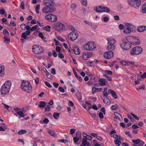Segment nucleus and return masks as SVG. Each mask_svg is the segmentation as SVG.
Returning <instances> with one entry per match:
<instances>
[{
    "label": "nucleus",
    "instance_id": "0eeeda50",
    "mask_svg": "<svg viewBox=\"0 0 146 146\" xmlns=\"http://www.w3.org/2000/svg\"><path fill=\"white\" fill-rule=\"evenodd\" d=\"M32 50L33 52L38 54H41L44 51V49L41 46L36 44L32 46Z\"/></svg>",
    "mask_w": 146,
    "mask_h": 146
},
{
    "label": "nucleus",
    "instance_id": "4be33fe9",
    "mask_svg": "<svg viewBox=\"0 0 146 146\" xmlns=\"http://www.w3.org/2000/svg\"><path fill=\"white\" fill-rule=\"evenodd\" d=\"M146 30V27L141 26L138 28L137 31L139 32H142Z\"/></svg>",
    "mask_w": 146,
    "mask_h": 146
},
{
    "label": "nucleus",
    "instance_id": "2f4dec72",
    "mask_svg": "<svg viewBox=\"0 0 146 146\" xmlns=\"http://www.w3.org/2000/svg\"><path fill=\"white\" fill-rule=\"evenodd\" d=\"M142 11L143 13H145L146 12V3L142 7Z\"/></svg>",
    "mask_w": 146,
    "mask_h": 146
},
{
    "label": "nucleus",
    "instance_id": "4468645a",
    "mask_svg": "<svg viewBox=\"0 0 146 146\" xmlns=\"http://www.w3.org/2000/svg\"><path fill=\"white\" fill-rule=\"evenodd\" d=\"M90 44V42H89L86 43V44L83 46L82 48L83 50H92V48L90 47L89 44Z\"/></svg>",
    "mask_w": 146,
    "mask_h": 146
},
{
    "label": "nucleus",
    "instance_id": "2eb2a0df",
    "mask_svg": "<svg viewBox=\"0 0 146 146\" xmlns=\"http://www.w3.org/2000/svg\"><path fill=\"white\" fill-rule=\"evenodd\" d=\"M107 40L108 41V43L109 44L114 45L116 42V40L112 37L108 38Z\"/></svg>",
    "mask_w": 146,
    "mask_h": 146
},
{
    "label": "nucleus",
    "instance_id": "e433bc0d",
    "mask_svg": "<svg viewBox=\"0 0 146 146\" xmlns=\"http://www.w3.org/2000/svg\"><path fill=\"white\" fill-rule=\"evenodd\" d=\"M50 110V107L49 105H47L45 108V112H48Z\"/></svg>",
    "mask_w": 146,
    "mask_h": 146
},
{
    "label": "nucleus",
    "instance_id": "ea45409f",
    "mask_svg": "<svg viewBox=\"0 0 146 146\" xmlns=\"http://www.w3.org/2000/svg\"><path fill=\"white\" fill-rule=\"evenodd\" d=\"M21 38H20V40L22 43H23L25 40L29 39V37H21Z\"/></svg>",
    "mask_w": 146,
    "mask_h": 146
},
{
    "label": "nucleus",
    "instance_id": "6e6d98bb",
    "mask_svg": "<svg viewBox=\"0 0 146 146\" xmlns=\"http://www.w3.org/2000/svg\"><path fill=\"white\" fill-rule=\"evenodd\" d=\"M24 2H22L21 3L20 8L22 9H24L25 8L24 6Z\"/></svg>",
    "mask_w": 146,
    "mask_h": 146
},
{
    "label": "nucleus",
    "instance_id": "052dcab7",
    "mask_svg": "<svg viewBox=\"0 0 146 146\" xmlns=\"http://www.w3.org/2000/svg\"><path fill=\"white\" fill-rule=\"evenodd\" d=\"M58 57L60 58H64V56L61 53L58 54Z\"/></svg>",
    "mask_w": 146,
    "mask_h": 146
},
{
    "label": "nucleus",
    "instance_id": "cd10ccee",
    "mask_svg": "<svg viewBox=\"0 0 146 146\" xmlns=\"http://www.w3.org/2000/svg\"><path fill=\"white\" fill-rule=\"evenodd\" d=\"M89 143L87 141L86 139L83 138L82 139V145L85 146L87 144V143Z\"/></svg>",
    "mask_w": 146,
    "mask_h": 146
},
{
    "label": "nucleus",
    "instance_id": "49530a36",
    "mask_svg": "<svg viewBox=\"0 0 146 146\" xmlns=\"http://www.w3.org/2000/svg\"><path fill=\"white\" fill-rule=\"evenodd\" d=\"M51 14H50L46 15L45 17V18L47 20L51 21Z\"/></svg>",
    "mask_w": 146,
    "mask_h": 146
},
{
    "label": "nucleus",
    "instance_id": "79ce46f5",
    "mask_svg": "<svg viewBox=\"0 0 146 146\" xmlns=\"http://www.w3.org/2000/svg\"><path fill=\"white\" fill-rule=\"evenodd\" d=\"M3 33L4 35L6 36H9V33L7 30L6 29H4L3 31Z\"/></svg>",
    "mask_w": 146,
    "mask_h": 146
},
{
    "label": "nucleus",
    "instance_id": "864d4df0",
    "mask_svg": "<svg viewBox=\"0 0 146 146\" xmlns=\"http://www.w3.org/2000/svg\"><path fill=\"white\" fill-rule=\"evenodd\" d=\"M82 3L83 5L85 6H86L87 4V0H82Z\"/></svg>",
    "mask_w": 146,
    "mask_h": 146
},
{
    "label": "nucleus",
    "instance_id": "69168bd1",
    "mask_svg": "<svg viewBox=\"0 0 146 146\" xmlns=\"http://www.w3.org/2000/svg\"><path fill=\"white\" fill-rule=\"evenodd\" d=\"M120 63L124 65H128V62L125 61H122L120 62Z\"/></svg>",
    "mask_w": 146,
    "mask_h": 146
},
{
    "label": "nucleus",
    "instance_id": "13d9d810",
    "mask_svg": "<svg viewBox=\"0 0 146 146\" xmlns=\"http://www.w3.org/2000/svg\"><path fill=\"white\" fill-rule=\"evenodd\" d=\"M45 84L49 88H51V85L50 84V83L46 81H45L44 82Z\"/></svg>",
    "mask_w": 146,
    "mask_h": 146
},
{
    "label": "nucleus",
    "instance_id": "aec40b11",
    "mask_svg": "<svg viewBox=\"0 0 146 146\" xmlns=\"http://www.w3.org/2000/svg\"><path fill=\"white\" fill-rule=\"evenodd\" d=\"M102 6H98V7L96 6L94 8V10L97 12H102Z\"/></svg>",
    "mask_w": 146,
    "mask_h": 146
},
{
    "label": "nucleus",
    "instance_id": "6ab92c4d",
    "mask_svg": "<svg viewBox=\"0 0 146 146\" xmlns=\"http://www.w3.org/2000/svg\"><path fill=\"white\" fill-rule=\"evenodd\" d=\"M115 48V46L114 45L109 44L107 47V49L110 51L113 50Z\"/></svg>",
    "mask_w": 146,
    "mask_h": 146
},
{
    "label": "nucleus",
    "instance_id": "6e6552de",
    "mask_svg": "<svg viewBox=\"0 0 146 146\" xmlns=\"http://www.w3.org/2000/svg\"><path fill=\"white\" fill-rule=\"evenodd\" d=\"M53 27L55 30L58 31H59L61 30L64 29L65 27L64 25L60 22L54 23L53 25Z\"/></svg>",
    "mask_w": 146,
    "mask_h": 146
},
{
    "label": "nucleus",
    "instance_id": "c03bdc74",
    "mask_svg": "<svg viewBox=\"0 0 146 146\" xmlns=\"http://www.w3.org/2000/svg\"><path fill=\"white\" fill-rule=\"evenodd\" d=\"M88 58V55H87L85 53L83 54L82 56V59L83 60H87Z\"/></svg>",
    "mask_w": 146,
    "mask_h": 146
},
{
    "label": "nucleus",
    "instance_id": "412c9836",
    "mask_svg": "<svg viewBox=\"0 0 146 146\" xmlns=\"http://www.w3.org/2000/svg\"><path fill=\"white\" fill-rule=\"evenodd\" d=\"M4 67L3 66H1L0 67V76H2L4 74Z\"/></svg>",
    "mask_w": 146,
    "mask_h": 146
},
{
    "label": "nucleus",
    "instance_id": "58836bf2",
    "mask_svg": "<svg viewBox=\"0 0 146 146\" xmlns=\"http://www.w3.org/2000/svg\"><path fill=\"white\" fill-rule=\"evenodd\" d=\"M47 78L50 79H52V77L51 74L49 73L48 72H46V73Z\"/></svg>",
    "mask_w": 146,
    "mask_h": 146
},
{
    "label": "nucleus",
    "instance_id": "338daca9",
    "mask_svg": "<svg viewBox=\"0 0 146 146\" xmlns=\"http://www.w3.org/2000/svg\"><path fill=\"white\" fill-rule=\"evenodd\" d=\"M43 123L45 124H47L49 122V121L47 118H45L43 120Z\"/></svg>",
    "mask_w": 146,
    "mask_h": 146
},
{
    "label": "nucleus",
    "instance_id": "8fccbe9b",
    "mask_svg": "<svg viewBox=\"0 0 146 146\" xmlns=\"http://www.w3.org/2000/svg\"><path fill=\"white\" fill-rule=\"evenodd\" d=\"M2 104L4 106V108L5 109H6L7 110H8L9 108H10V107L9 106L6 105V104L3 103V102L2 103Z\"/></svg>",
    "mask_w": 146,
    "mask_h": 146
},
{
    "label": "nucleus",
    "instance_id": "20e7f679",
    "mask_svg": "<svg viewBox=\"0 0 146 146\" xmlns=\"http://www.w3.org/2000/svg\"><path fill=\"white\" fill-rule=\"evenodd\" d=\"M131 43L128 41L127 37L122 39V42L120 43V46L121 48L125 50H129L131 47Z\"/></svg>",
    "mask_w": 146,
    "mask_h": 146
},
{
    "label": "nucleus",
    "instance_id": "dca6fc26",
    "mask_svg": "<svg viewBox=\"0 0 146 146\" xmlns=\"http://www.w3.org/2000/svg\"><path fill=\"white\" fill-rule=\"evenodd\" d=\"M99 82V84L101 86L105 85L106 82H107L106 79L104 78H102L99 79L98 80Z\"/></svg>",
    "mask_w": 146,
    "mask_h": 146
},
{
    "label": "nucleus",
    "instance_id": "0e129e2a",
    "mask_svg": "<svg viewBox=\"0 0 146 146\" xmlns=\"http://www.w3.org/2000/svg\"><path fill=\"white\" fill-rule=\"evenodd\" d=\"M127 117L129 119H130V120L132 122L134 121V118L133 117H132L130 115H128Z\"/></svg>",
    "mask_w": 146,
    "mask_h": 146
},
{
    "label": "nucleus",
    "instance_id": "f704fd0d",
    "mask_svg": "<svg viewBox=\"0 0 146 146\" xmlns=\"http://www.w3.org/2000/svg\"><path fill=\"white\" fill-rule=\"evenodd\" d=\"M17 113L21 117H23L25 116L23 112L22 111H18Z\"/></svg>",
    "mask_w": 146,
    "mask_h": 146
},
{
    "label": "nucleus",
    "instance_id": "a878e982",
    "mask_svg": "<svg viewBox=\"0 0 146 146\" xmlns=\"http://www.w3.org/2000/svg\"><path fill=\"white\" fill-rule=\"evenodd\" d=\"M4 37V42L5 43L7 44L10 43V40L9 37Z\"/></svg>",
    "mask_w": 146,
    "mask_h": 146
},
{
    "label": "nucleus",
    "instance_id": "e2e57ef3",
    "mask_svg": "<svg viewBox=\"0 0 146 146\" xmlns=\"http://www.w3.org/2000/svg\"><path fill=\"white\" fill-rule=\"evenodd\" d=\"M96 91V88L95 87H93L92 88V93L94 94L95 93Z\"/></svg>",
    "mask_w": 146,
    "mask_h": 146
},
{
    "label": "nucleus",
    "instance_id": "f257e3e1",
    "mask_svg": "<svg viewBox=\"0 0 146 146\" xmlns=\"http://www.w3.org/2000/svg\"><path fill=\"white\" fill-rule=\"evenodd\" d=\"M43 4L46 7L43 8L42 10L44 13H49L56 11V9L52 6L54 5V3L52 0H44Z\"/></svg>",
    "mask_w": 146,
    "mask_h": 146
},
{
    "label": "nucleus",
    "instance_id": "423d86ee",
    "mask_svg": "<svg viewBox=\"0 0 146 146\" xmlns=\"http://www.w3.org/2000/svg\"><path fill=\"white\" fill-rule=\"evenodd\" d=\"M143 49L141 47L137 46L131 49L130 53L131 55H137L141 53Z\"/></svg>",
    "mask_w": 146,
    "mask_h": 146
},
{
    "label": "nucleus",
    "instance_id": "f8f14e48",
    "mask_svg": "<svg viewBox=\"0 0 146 146\" xmlns=\"http://www.w3.org/2000/svg\"><path fill=\"white\" fill-rule=\"evenodd\" d=\"M79 47L76 45H74L72 47V50L74 53L76 55H79L80 52L79 51Z\"/></svg>",
    "mask_w": 146,
    "mask_h": 146
},
{
    "label": "nucleus",
    "instance_id": "f3484780",
    "mask_svg": "<svg viewBox=\"0 0 146 146\" xmlns=\"http://www.w3.org/2000/svg\"><path fill=\"white\" fill-rule=\"evenodd\" d=\"M108 92L111 94L112 97L115 99L117 98V96L116 93L112 90L110 89L108 90Z\"/></svg>",
    "mask_w": 146,
    "mask_h": 146
},
{
    "label": "nucleus",
    "instance_id": "1a4fd4ad",
    "mask_svg": "<svg viewBox=\"0 0 146 146\" xmlns=\"http://www.w3.org/2000/svg\"><path fill=\"white\" fill-rule=\"evenodd\" d=\"M128 3L132 7H134V8H137L140 5V2H138L137 5H136L135 3H137L136 0H128Z\"/></svg>",
    "mask_w": 146,
    "mask_h": 146
},
{
    "label": "nucleus",
    "instance_id": "c85d7f7f",
    "mask_svg": "<svg viewBox=\"0 0 146 146\" xmlns=\"http://www.w3.org/2000/svg\"><path fill=\"white\" fill-rule=\"evenodd\" d=\"M30 33V32L29 31H26L22 34L21 36H27V35H29Z\"/></svg>",
    "mask_w": 146,
    "mask_h": 146
},
{
    "label": "nucleus",
    "instance_id": "37998d69",
    "mask_svg": "<svg viewBox=\"0 0 146 146\" xmlns=\"http://www.w3.org/2000/svg\"><path fill=\"white\" fill-rule=\"evenodd\" d=\"M104 72L105 73L110 75H112L113 73L111 71L109 70H106L104 71Z\"/></svg>",
    "mask_w": 146,
    "mask_h": 146
},
{
    "label": "nucleus",
    "instance_id": "09e8293b",
    "mask_svg": "<svg viewBox=\"0 0 146 146\" xmlns=\"http://www.w3.org/2000/svg\"><path fill=\"white\" fill-rule=\"evenodd\" d=\"M115 105H112L111 107V109L112 110H115L117 109L116 108L117 105L116 104H115Z\"/></svg>",
    "mask_w": 146,
    "mask_h": 146
},
{
    "label": "nucleus",
    "instance_id": "774afa93",
    "mask_svg": "<svg viewBox=\"0 0 146 146\" xmlns=\"http://www.w3.org/2000/svg\"><path fill=\"white\" fill-rule=\"evenodd\" d=\"M139 143V145H137V146H143L145 143L142 140Z\"/></svg>",
    "mask_w": 146,
    "mask_h": 146
},
{
    "label": "nucleus",
    "instance_id": "39448f33",
    "mask_svg": "<svg viewBox=\"0 0 146 146\" xmlns=\"http://www.w3.org/2000/svg\"><path fill=\"white\" fill-rule=\"evenodd\" d=\"M21 87L23 90L27 93H31L32 91V87L29 82L23 81Z\"/></svg>",
    "mask_w": 146,
    "mask_h": 146
},
{
    "label": "nucleus",
    "instance_id": "a19ab883",
    "mask_svg": "<svg viewBox=\"0 0 146 146\" xmlns=\"http://www.w3.org/2000/svg\"><path fill=\"white\" fill-rule=\"evenodd\" d=\"M80 139L78 137H74L73 140L74 143L75 144H76Z\"/></svg>",
    "mask_w": 146,
    "mask_h": 146
},
{
    "label": "nucleus",
    "instance_id": "4d7b16f0",
    "mask_svg": "<svg viewBox=\"0 0 146 146\" xmlns=\"http://www.w3.org/2000/svg\"><path fill=\"white\" fill-rule=\"evenodd\" d=\"M75 131H76V129L74 128H73V129H71L70 130V134H73L74 133Z\"/></svg>",
    "mask_w": 146,
    "mask_h": 146
},
{
    "label": "nucleus",
    "instance_id": "72a5a7b5",
    "mask_svg": "<svg viewBox=\"0 0 146 146\" xmlns=\"http://www.w3.org/2000/svg\"><path fill=\"white\" fill-rule=\"evenodd\" d=\"M141 140L139 139H136L135 140H133L132 141V142L135 144H138L139 143Z\"/></svg>",
    "mask_w": 146,
    "mask_h": 146
},
{
    "label": "nucleus",
    "instance_id": "393cba45",
    "mask_svg": "<svg viewBox=\"0 0 146 146\" xmlns=\"http://www.w3.org/2000/svg\"><path fill=\"white\" fill-rule=\"evenodd\" d=\"M57 17L55 15H51L50 21L52 22H55L57 21Z\"/></svg>",
    "mask_w": 146,
    "mask_h": 146
},
{
    "label": "nucleus",
    "instance_id": "9d476101",
    "mask_svg": "<svg viewBox=\"0 0 146 146\" xmlns=\"http://www.w3.org/2000/svg\"><path fill=\"white\" fill-rule=\"evenodd\" d=\"M68 29L72 31V32H70L68 34V36H71V35H72V36H77L78 34L75 32V29L74 27L72 26H70L68 27Z\"/></svg>",
    "mask_w": 146,
    "mask_h": 146
},
{
    "label": "nucleus",
    "instance_id": "de8ad7c7",
    "mask_svg": "<svg viewBox=\"0 0 146 146\" xmlns=\"http://www.w3.org/2000/svg\"><path fill=\"white\" fill-rule=\"evenodd\" d=\"M21 28L23 30H25L26 29V25L25 24H22L21 25Z\"/></svg>",
    "mask_w": 146,
    "mask_h": 146
},
{
    "label": "nucleus",
    "instance_id": "4c0bfd02",
    "mask_svg": "<svg viewBox=\"0 0 146 146\" xmlns=\"http://www.w3.org/2000/svg\"><path fill=\"white\" fill-rule=\"evenodd\" d=\"M90 47L92 48V50L94 48H95L96 47L94 46V43L92 42H90V44H89Z\"/></svg>",
    "mask_w": 146,
    "mask_h": 146
},
{
    "label": "nucleus",
    "instance_id": "5fc2aeb1",
    "mask_svg": "<svg viewBox=\"0 0 146 146\" xmlns=\"http://www.w3.org/2000/svg\"><path fill=\"white\" fill-rule=\"evenodd\" d=\"M37 27V25H35L34 27H32L31 28V31H33L36 30Z\"/></svg>",
    "mask_w": 146,
    "mask_h": 146
},
{
    "label": "nucleus",
    "instance_id": "c9c22d12",
    "mask_svg": "<svg viewBox=\"0 0 146 146\" xmlns=\"http://www.w3.org/2000/svg\"><path fill=\"white\" fill-rule=\"evenodd\" d=\"M88 112L89 113L90 115L91 116L92 118L94 119H95L96 118V114H92L90 112V111L88 110Z\"/></svg>",
    "mask_w": 146,
    "mask_h": 146
},
{
    "label": "nucleus",
    "instance_id": "bf43d9fd",
    "mask_svg": "<svg viewBox=\"0 0 146 146\" xmlns=\"http://www.w3.org/2000/svg\"><path fill=\"white\" fill-rule=\"evenodd\" d=\"M52 55L54 57H57V54L56 52L54 50H52Z\"/></svg>",
    "mask_w": 146,
    "mask_h": 146
},
{
    "label": "nucleus",
    "instance_id": "c756f323",
    "mask_svg": "<svg viewBox=\"0 0 146 146\" xmlns=\"http://www.w3.org/2000/svg\"><path fill=\"white\" fill-rule=\"evenodd\" d=\"M54 118L56 119H57L59 116V113H54L53 114Z\"/></svg>",
    "mask_w": 146,
    "mask_h": 146
},
{
    "label": "nucleus",
    "instance_id": "a211bd4d",
    "mask_svg": "<svg viewBox=\"0 0 146 146\" xmlns=\"http://www.w3.org/2000/svg\"><path fill=\"white\" fill-rule=\"evenodd\" d=\"M48 133L52 136L54 137H57V134L53 131L49 129L48 130Z\"/></svg>",
    "mask_w": 146,
    "mask_h": 146
},
{
    "label": "nucleus",
    "instance_id": "603ef678",
    "mask_svg": "<svg viewBox=\"0 0 146 146\" xmlns=\"http://www.w3.org/2000/svg\"><path fill=\"white\" fill-rule=\"evenodd\" d=\"M58 90H59L61 92L64 93L65 92V90L64 89V88L62 87H61L60 86L59 87H58Z\"/></svg>",
    "mask_w": 146,
    "mask_h": 146
},
{
    "label": "nucleus",
    "instance_id": "5701e85b",
    "mask_svg": "<svg viewBox=\"0 0 146 146\" xmlns=\"http://www.w3.org/2000/svg\"><path fill=\"white\" fill-rule=\"evenodd\" d=\"M110 11V9L107 7L102 6V12L108 13Z\"/></svg>",
    "mask_w": 146,
    "mask_h": 146
},
{
    "label": "nucleus",
    "instance_id": "bb28decb",
    "mask_svg": "<svg viewBox=\"0 0 146 146\" xmlns=\"http://www.w3.org/2000/svg\"><path fill=\"white\" fill-rule=\"evenodd\" d=\"M27 131L26 130L21 129L18 132V134L19 135H21L26 133Z\"/></svg>",
    "mask_w": 146,
    "mask_h": 146
},
{
    "label": "nucleus",
    "instance_id": "9b49d317",
    "mask_svg": "<svg viewBox=\"0 0 146 146\" xmlns=\"http://www.w3.org/2000/svg\"><path fill=\"white\" fill-rule=\"evenodd\" d=\"M113 56V53L112 51H108L104 53V57L108 59L112 58Z\"/></svg>",
    "mask_w": 146,
    "mask_h": 146
},
{
    "label": "nucleus",
    "instance_id": "b1692460",
    "mask_svg": "<svg viewBox=\"0 0 146 146\" xmlns=\"http://www.w3.org/2000/svg\"><path fill=\"white\" fill-rule=\"evenodd\" d=\"M46 105V102L43 101H41L39 102L38 107L40 108L44 107Z\"/></svg>",
    "mask_w": 146,
    "mask_h": 146
},
{
    "label": "nucleus",
    "instance_id": "f03ea898",
    "mask_svg": "<svg viewBox=\"0 0 146 146\" xmlns=\"http://www.w3.org/2000/svg\"><path fill=\"white\" fill-rule=\"evenodd\" d=\"M11 85V81H7L5 82L1 88V94L3 95L7 94L10 90Z\"/></svg>",
    "mask_w": 146,
    "mask_h": 146
},
{
    "label": "nucleus",
    "instance_id": "ddd939ff",
    "mask_svg": "<svg viewBox=\"0 0 146 146\" xmlns=\"http://www.w3.org/2000/svg\"><path fill=\"white\" fill-rule=\"evenodd\" d=\"M133 42L132 44L135 45H138L140 43V40L139 39V37H132Z\"/></svg>",
    "mask_w": 146,
    "mask_h": 146
},
{
    "label": "nucleus",
    "instance_id": "473e14b6",
    "mask_svg": "<svg viewBox=\"0 0 146 146\" xmlns=\"http://www.w3.org/2000/svg\"><path fill=\"white\" fill-rule=\"evenodd\" d=\"M42 29L47 31H50V26L47 25L46 27H43Z\"/></svg>",
    "mask_w": 146,
    "mask_h": 146
},
{
    "label": "nucleus",
    "instance_id": "7ed1b4c3",
    "mask_svg": "<svg viewBox=\"0 0 146 146\" xmlns=\"http://www.w3.org/2000/svg\"><path fill=\"white\" fill-rule=\"evenodd\" d=\"M123 32L125 34H130L135 32V26L131 23H125Z\"/></svg>",
    "mask_w": 146,
    "mask_h": 146
},
{
    "label": "nucleus",
    "instance_id": "7c9ffc66",
    "mask_svg": "<svg viewBox=\"0 0 146 146\" xmlns=\"http://www.w3.org/2000/svg\"><path fill=\"white\" fill-rule=\"evenodd\" d=\"M74 74L75 76L76 77V78H77V79H78V80H79L80 82L82 81V79L81 78V77L78 76V75L76 74L75 71L74 72Z\"/></svg>",
    "mask_w": 146,
    "mask_h": 146
},
{
    "label": "nucleus",
    "instance_id": "3c124183",
    "mask_svg": "<svg viewBox=\"0 0 146 146\" xmlns=\"http://www.w3.org/2000/svg\"><path fill=\"white\" fill-rule=\"evenodd\" d=\"M58 141L59 142H60L61 143H67L68 142V141L66 139H60V140H59Z\"/></svg>",
    "mask_w": 146,
    "mask_h": 146
},
{
    "label": "nucleus",
    "instance_id": "a18cd8bd",
    "mask_svg": "<svg viewBox=\"0 0 146 146\" xmlns=\"http://www.w3.org/2000/svg\"><path fill=\"white\" fill-rule=\"evenodd\" d=\"M76 137H79L80 139H81V133L80 131L76 132Z\"/></svg>",
    "mask_w": 146,
    "mask_h": 146
},
{
    "label": "nucleus",
    "instance_id": "680f3d73",
    "mask_svg": "<svg viewBox=\"0 0 146 146\" xmlns=\"http://www.w3.org/2000/svg\"><path fill=\"white\" fill-rule=\"evenodd\" d=\"M10 23L13 27H14L16 26V24L13 21H10Z\"/></svg>",
    "mask_w": 146,
    "mask_h": 146
}]
</instances>
